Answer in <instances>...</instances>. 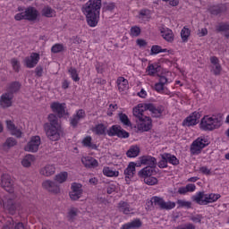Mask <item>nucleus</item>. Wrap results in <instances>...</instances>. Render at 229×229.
<instances>
[{
  "label": "nucleus",
  "mask_w": 229,
  "mask_h": 229,
  "mask_svg": "<svg viewBox=\"0 0 229 229\" xmlns=\"http://www.w3.org/2000/svg\"><path fill=\"white\" fill-rule=\"evenodd\" d=\"M13 146H17V140L14 138H7L5 142L4 143V148H13Z\"/></svg>",
  "instance_id": "79ce46f5"
},
{
  "label": "nucleus",
  "mask_w": 229,
  "mask_h": 229,
  "mask_svg": "<svg viewBox=\"0 0 229 229\" xmlns=\"http://www.w3.org/2000/svg\"><path fill=\"white\" fill-rule=\"evenodd\" d=\"M42 15L44 17H53V15H55V10L49 6H46L42 10Z\"/></svg>",
  "instance_id": "c03bdc74"
},
{
  "label": "nucleus",
  "mask_w": 229,
  "mask_h": 229,
  "mask_svg": "<svg viewBox=\"0 0 229 229\" xmlns=\"http://www.w3.org/2000/svg\"><path fill=\"white\" fill-rule=\"evenodd\" d=\"M190 219L193 223H201V219H203V216H201V215H195V216H191Z\"/></svg>",
  "instance_id": "bf43d9fd"
},
{
  "label": "nucleus",
  "mask_w": 229,
  "mask_h": 229,
  "mask_svg": "<svg viewBox=\"0 0 229 229\" xmlns=\"http://www.w3.org/2000/svg\"><path fill=\"white\" fill-rule=\"evenodd\" d=\"M48 123H47L49 128H62L60 125V121L58 120V116L55 114H50L47 116Z\"/></svg>",
  "instance_id": "a878e982"
},
{
  "label": "nucleus",
  "mask_w": 229,
  "mask_h": 229,
  "mask_svg": "<svg viewBox=\"0 0 229 229\" xmlns=\"http://www.w3.org/2000/svg\"><path fill=\"white\" fill-rule=\"evenodd\" d=\"M56 171V167H55V165H46L39 170V174L42 176H53Z\"/></svg>",
  "instance_id": "b1692460"
},
{
  "label": "nucleus",
  "mask_w": 229,
  "mask_h": 229,
  "mask_svg": "<svg viewBox=\"0 0 229 229\" xmlns=\"http://www.w3.org/2000/svg\"><path fill=\"white\" fill-rule=\"evenodd\" d=\"M174 229H196V225L193 224H186L183 226H177Z\"/></svg>",
  "instance_id": "e2e57ef3"
},
{
  "label": "nucleus",
  "mask_w": 229,
  "mask_h": 229,
  "mask_svg": "<svg viewBox=\"0 0 229 229\" xmlns=\"http://www.w3.org/2000/svg\"><path fill=\"white\" fill-rule=\"evenodd\" d=\"M207 146H208V143H207V139H205V137H199L191 143V155H199V153H201L203 148H207Z\"/></svg>",
  "instance_id": "6e6552de"
},
{
  "label": "nucleus",
  "mask_w": 229,
  "mask_h": 229,
  "mask_svg": "<svg viewBox=\"0 0 229 229\" xmlns=\"http://www.w3.org/2000/svg\"><path fill=\"white\" fill-rule=\"evenodd\" d=\"M161 160L158 162L157 165L160 169H165L167 167V158L165 157V153L161 154Z\"/></svg>",
  "instance_id": "3c124183"
},
{
  "label": "nucleus",
  "mask_w": 229,
  "mask_h": 229,
  "mask_svg": "<svg viewBox=\"0 0 229 229\" xmlns=\"http://www.w3.org/2000/svg\"><path fill=\"white\" fill-rule=\"evenodd\" d=\"M11 64L15 72H19L21 71V62H19L17 58H12Z\"/></svg>",
  "instance_id": "49530a36"
},
{
  "label": "nucleus",
  "mask_w": 229,
  "mask_h": 229,
  "mask_svg": "<svg viewBox=\"0 0 229 229\" xmlns=\"http://www.w3.org/2000/svg\"><path fill=\"white\" fill-rule=\"evenodd\" d=\"M160 33L166 42H173L174 40V35L173 34V30H169L168 28H161Z\"/></svg>",
  "instance_id": "bb28decb"
},
{
  "label": "nucleus",
  "mask_w": 229,
  "mask_h": 229,
  "mask_svg": "<svg viewBox=\"0 0 229 229\" xmlns=\"http://www.w3.org/2000/svg\"><path fill=\"white\" fill-rule=\"evenodd\" d=\"M135 165H136L134 162L129 163L128 166L123 172V174L125 176V182L127 184H130V182H131V178L135 174Z\"/></svg>",
  "instance_id": "6ab92c4d"
},
{
  "label": "nucleus",
  "mask_w": 229,
  "mask_h": 229,
  "mask_svg": "<svg viewBox=\"0 0 229 229\" xmlns=\"http://www.w3.org/2000/svg\"><path fill=\"white\" fill-rule=\"evenodd\" d=\"M76 216H78V209L74 208H71L68 213L69 221H74V217H76Z\"/></svg>",
  "instance_id": "6e6d98bb"
},
{
  "label": "nucleus",
  "mask_w": 229,
  "mask_h": 229,
  "mask_svg": "<svg viewBox=\"0 0 229 229\" xmlns=\"http://www.w3.org/2000/svg\"><path fill=\"white\" fill-rule=\"evenodd\" d=\"M102 0H89L82 7V13L86 15L87 23L90 28H96L99 22Z\"/></svg>",
  "instance_id": "f257e3e1"
},
{
  "label": "nucleus",
  "mask_w": 229,
  "mask_h": 229,
  "mask_svg": "<svg viewBox=\"0 0 229 229\" xmlns=\"http://www.w3.org/2000/svg\"><path fill=\"white\" fill-rule=\"evenodd\" d=\"M176 207V203L172 202V201H167L165 200L163 202V206L161 208V210H173Z\"/></svg>",
  "instance_id": "de8ad7c7"
},
{
  "label": "nucleus",
  "mask_w": 229,
  "mask_h": 229,
  "mask_svg": "<svg viewBox=\"0 0 229 229\" xmlns=\"http://www.w3.org/2000/svg\"><path fill=\"white\" fill-rule=\"evenodd\" d=\"M13 101V95L10 93H4L0 97V106L1 108H10L12 106V103Z\"/></svg>",
  "instance_id": "dca6fc26"
},
{
  "label": "nucleus",
  "mask_w": 229,
  "mask_h": 229,
  "mask_svg": "<svg viewBox=\"0 0 229 229\" xmlns=\"http://www.w3.org/2000/svg\"><path fill=\"white\" fill-rule=\"evenodd\" d=\"M216 30L218 31H228L229 30V23L228 22H221L216 26Z\"/></svg>",
  "instance_id": "5fc2aeb1"
},
{
  "label": "nucleus",
  "mask_w": 229,
  "mask_h": 229,
  "mask_svg": "<svg viewBox=\"0 0 229 229\" xmlns=\"http://www.w3.org/2000/svg\"><path fill=\"white\" fill-rule=\"evenodd\" d=\"M43 128L49 140L53 142L60 140V135L63 133L62 127H49V123H44Z\"/></svg>",
  "instance_id": "423d86ee"
},
{
  "label": "nucleus",
  "mask_w": 229,
  "mask_h": 229,
  "mask_svg": "<svg viewBox=\"0 0 229 229\" xmlns=\"http://www.w3.org/2000/svg\"><path fill=\"white\" fill-rule=\"evenodd\" d=\"M199 173H201L202 174H206L207 176H209V174H212L210 169H208V167H207V166L200 167L199 168Z\"/></svg>",
  "instance_id": "680f3d73"
},
{
  "label": "nucleus",
  "mask_w": 229,
  "mask_h": 229,
  "mask_svg": "<svg viewBox=\"0 0 229 229\" xmlns=\"http://www.w3.org/2000/svg\"><path fill=\"white\" fill-rule=\"evenodd\" d=\"M208 11L211 15H219L220 13H225V12H226V5L224 4L213 5L208 8Z\"/></svg>",
  "instance_id": "393cba45"
},
{
  "label": "nucleus",
  "mask_w": 229,
  "mask_h": 229,
  "mask_svg": "<svg viewBox=\"0 0 229 229\" xmlns=\"http://www.w3.org/2000/svg\"><path fill=\"white\" fill-rule=\"evenodd\" d=\"M7 130L11 132V135L17 137V139H21L22 137V130L21 128H17L13 122L7 120L6 121Z\"/></svg>",
  "instance_id": "a211bd4d"
},
{
  "label": "nucleus",
  "mask_w": 229,
  "mask_h": 229,
  "mask_svg": "<svg viewBox=\"0 0 229 229\" xmlns=\"http://www.w3.org/2000/svg\"><path fill=\"white\" fill-rule=\"evenodd\" d=\"M68 174L67 172L60 173L59 174H56L55 177V182L58 183H64V182L67 181Z\"/></svg>",
  "instance_id": "a19ab883"
},
{
  "label": "nucleus",
  "mask_w": 229,
  "mask_h": 229,
  "mask_svg": "<svg viewBox=\"0 0 229 229\" xmlns=\"http://www.w3.org/2000/svg\"><path fill=\"white\" fill-rule=\"evenodd\" d=\"M131 37H139L140 35V28L138 26L131 27Z\"/></svg>",
  "instance_id": "13d9d810"
},
{
  "label": "nucleus",
  "mask_w": 229,
  "mask_h": 229,
  "mask_svg": "<svg viewBox=\"0 0 229 229\" xmlns=\"http://www.w3.org/2000/svg\"><path fill=\"white\" fill-rule=\"evenodd\" d=\"M83 185L81 183L73 182L71 186V191L69 193L72 201H78L80 198L83 195Z\"/></svg>",
  "instance_id": "9d476101"
},
{
  "label": "nucleus",
  "mask_w": 229,
  "mask_h": 229,
  "mask_svg": "<svg viewBox=\"0 0 229 229\" xmlns=\"http://www.w3.org/2000/svg\"><path fill=\"white\" fill-rule=\"evenodd\" d=\"M19 207V203L15 202V200L12 199H8L4 202V208L5 212H8L11 216H15V214H17Z\"/></svg>",
  "instance_id": "f8f14e48"
},
{
  "label": "nucleus",
  "mask_w": 229,
  "mask_h": 229,
  "mask_svg": "<svg viewBox=\"0 0 229 229\" xmlns=\"http://www.w3.org/2000/svg\"><path fill=\"white\" fill-rule=\"evenodd\" d=\"M50 108L54 114H57L59 119L65 115V103L54 102L50 105Z\"/></svg>",
  "instance_id": "2eb2a0df"
},
{
  "label": "nucleus",
  "mask_w": 229,
  "mask_h": 229,
  "mask_svg": "<svg viewBox=\"0 0 229 229\" xmlns=\"http://www.w3.org/2000/svg\"><path fill=\"white\" fill-rule=\"evenodd\" d=\"M92 131L95 135H105L106 133V127H105V124L99 123L92 128Z\"/></svg>",
  "instance_id": "2f4dec72"
},
{
  "label": "nucleus",
  "mask_w": 229,
  "mask_h": 229,
  "mask_svg": "<svg viewBox=\"0 0 229 229\" xmlns=\"http://www.w3.org/2000/svg\"><path fill=\"white\" fill-rule=\"evenodd\" d=\"M164 199L160 197H153L151 199V203L154 205V207H159V208H162L164 207Z\"/></svg>",
  "instance_id": "ea45409f"
},
{
  "label": "nucleus",
  "mask_w": 229,
  "mask_h": 229,
  "mask_svg": "<svg viewBox=\"0 0 229 229\" xmlns=\"http://www.w3.org/2000/svg\"><path fill=\"white\" fill-rule=\"evenodd\" d=\"M140 226H142V222L140 221V219L136 218L131 222L123 225L121 229H135L140 228Z\"/></svg>",
  "instance_id": "c85d7f7f"
},
{
  "label": "nucleus",
  "mask_w": 229,
  "mask_h": 229,
  "mask_svg": "<svg viewBox=\"0 0 229 229\" xmlns=\"http://www.w3.org/2000/svg\"><path fill=\"white\" fill-rule=\"evenodd\" d=\"M132 114L140 122L138 124V130H140V131H149V130H151L153 126L151 118L144 115V111L142 109H140V107L137 106L133 108Z\"/></svg>",
  "instance_id": "7ed1b4c3"
},
{
  "label": "nucleus",
  "mask_w": 229,
  "mask_h": 229,
  "mask_svg": "<svg viewBox=\"0 0 229 229\" xmlns=\"http://www.w3.org/2000/svg\"><path fill=\"white\" fill-rule=\"evenodd\" d=\"M119 120L123 126H131V122L126 114L120 113L118 114Z\"/></svg>",
  "instance_id": "58836bf2"
},
{
  "label": "nucleus",
  "mask_w": 229,
  "mask_h": 229,
  "mask_svg": "<svg viewBox=\"0 0 229 229\" xmlns=\"http://www.w3.org/2000/svg\"><path fill=\"white\" fill-rule=\"evenodd\" d=\"M223 125V116L219 114L205 115L199 123V128L203 131H214Z\"/></svg>",
  "instance_id": "f03ea898"
},
{
  "label": "nucleus",
  "mask_w": 229,
  "mask_h": 229,
  "mask_svg": "<svg viewBox=\"0 0 229 229\" xmlns=\"http://www.w3.org/2000/svg\"><path fill=\"white\" fill-rule=\"evenodd\" d=\"M35 160V156L29 154L25 156V157L21 160V165L23 167H30L31 165V162Z\"/></svg>",
  "instance_id": "c9c22d12"
},
{
  "label": "nucleus",
  "mask_w": 229,
  "mask_h": 229,
  "mask_svg": "<svg viewBox=\"0 0 229 229\" xmlns=\"http://www.w3.org/2000/svg\"><path fill=\"white\" fill-rule=\"evenodd\" d=\"M177 205H179L180 208H191L192 207V203L191 201L178 199Z\"/></svg>",
  "instance_id": "09e8293b"
},
{
  "label": "nucleus",
  "mask_w": 229,
  "mask_h": 229,
  "mask_svg": "<svg viewBox=\"0 0 229 229\" xmlns=\"http://www.w3.org/2000/svg\"><path fill=\"white\" fill-rule=\"evenodd\" d=\"M78 119H85V111L83 109H80L79 111H77L76 114Z\"/></svg>",
  "instance_id": "0e129e2a"
},
{
  "label": "nucleus",
  "mask_w": 229,
  "mask_h": 229,
  "mask_svg": "<svg viewBox=\"0 0 229 229\" xmlns=\"http://www.w3.org/2000/svg\"><path fill=\"white\" fill-rule=\"evenodd\" d=\"M81 162L83 165H85V167H89V169L92 167H98V165H99V163H98V160L90 157H82Z\"/></svg>",
  "instance_id": "cd10ccee"
},
{
  "label": "nucleus",
  "mask_w": 229,
  "mask_h": 229,
  "mask_svg": "<svg viewBox=\"0 0 229 229\" xmlns=\"http://www.w3.org/2000/svg\"><path fill=\"white\" fill-rule=\"evenodd\" d=\"M107 194H112L113 192H115V185L110 184L106 189Z\"/></svg>",
  "instance_id": "774afa93"
},
{
  "label": "nucleus",
  "mask_w": 229,
  "mask_h": 229,
  "mask_svg": "<svg viewBox=\"0 0 229 229\" xmlns=\"http://www.w3.org/2000/svg\"><path fill=\"white\" fill-rule=\"evenodd\" d=\"M210 62L212 64L211 72H213V74H215V76H219V74H221V71H223V68L219 64V58H217L216 56H211Z\"/></svg>",
  "instance_id": "aec40b11"
},
{
  "label": "nucleus",
  "mask_w": 229,
  "mask_h": 229,
  "mask_svg": "<svg viewBox=\"0 0 229 229\" xmlns=\"http://www.w3.org/2000/svg\"><path fill=\"white\" fill-rule=\"evenodd\" d=\"M191 35V30H189L188 28H183L182 30H181V37H182V39L183 40V42L187 41L188 38H189V36Z\"/></svg>",
  "instance_id": "864d4df0"
},
{
  "label": "nucleus",
  "mask_w": 229,
  "mask_h": 229,
  "mask_svg": "<svg viewBox=\"0 0 229 229\" xmlns=\"http://www.w3.org/2000/svg\"><path fill=\"white\" fill-rule=\"evenodd\" d=\"M78 123H80V118H78L76 115H73L72 118H71V125L73 127V128H76V126H78Z\"/></svg>",
  "instance_id": "052dcab7"
},
{
  "label": "nucleus",
  "mask_w": 229,
  "mask_h": 229,
  "mask_svg": "<svg viewBox=\"0 0 229 229\" xmlns=\"http://www.w3.org/2000/svg\"><path fill=\"white\" fill-rule=\"evenodd\" d=\"M151 53L152 55H158V53H167V48L162 49V47L155 45L151 47Z\"/></svg>",
  "instance_id": "603ef678"
},
{
  "label": "nucleus",
  "mask_w": 229,
  "mask_h": 229,
  "mask_svg": "<svg viewBox=\"0 0 229 229\" xmlns=\"http://www.w3.org/2000/svg\"><path fill=\"white\" fill-rule=\"evenodd\" d=\"M158 71H160V66L157 64H149L147 67V72L148 76H155Z\"/></svg>",
  "instance_id": "4c0bfd02"
},
{
  "label": "nucleus",
  "mask_w": 229,
  "mask_h": 229,
  "mask_svg": "<svg viewBox=\"0 0 229 229\" xmlns=\"http://www.w3.org/2000/svg\"><path fill=\"white\" fill-rule=\"evenodd\" d=\"M40 136H34L30 139V142L25 147V151H30V153H37L38 151V148H40Z\"/></svg>",
  "instance_id": "9b49d317"
},
{
  "label": "nucleus",
  "mask_w": 229,
  "mask_h": 229,
  "mask_svg": "<svg viewBox=\"0 0 229 229\" xmlns=\"http://www.w3.org/2000/svg\"><path fill=\"white\" fill-rule=\"evenodd\" d=\"M18 12L20 13L14 16L15 21H37L38 17V11L35 7H18Z\"/></svg>",
  "instance_id": "39448f33"
},
{
  "label": "nucleus",
  "mask_w": 229,
  "mask_h": 229,
  "mask_svg": "<svg viewBox=\"0 0 229 229\" xmlns=\"http://www.w3.org/2000/svg\"><path fill=\"white\" fill-rule=\"evenodd\" d=\"M42 186L48 191V192H53L54 194H58L60 192V187H58L55 182L47 180L43 182Z\"/></svg>",
  "instance_id": "412c9836"
},
{
  "label": "nucleus",
  "mask_w": 229,
  "mask_h": 229,
  "mask_svg": "<svg viewBox=\"0 0 229 229\" xmlns=\"http://www.w3.org/2000/svg\"><path fill=\"white\" fill-rule=\"evenodd\" d=\"M136 43L140 47H145V46H148V43L144 39H137Z\"/></svg>",
  "instance_id": "338daca9"
},
{
  "label": "nucleus",
  "mask_w": 229,
  "mask_h": 229,
  "mask_svg": "<svg viewBox=\"0 0 229 229\" xmlns=\"http://www.w3.org/2000/svg\"><path fill=\"white\" fill-rule=\"evenodd\" d=\"M118 208L120 212H123V214H130V212H131V208L128 202L120 201L118 204Z\"/></svg>",
  "instance_id": "72a5a7b5"
},
{
  "label": "nucleus",
  "mask_w": 229,
  "mask_h": 229,
  "mask_svg": "<svg viewBox=\"0 0 229 229\" xmlns=\"http://www.w3.org/2000/svg\"><path fill=\"white\" fill-rule=\"evenodd\" d=\"M137 106L143 112H146V110L151 112L152 117H162L165 110L163 106H155L153 104H139Z\"/></svg>",
  "instance_id": "0eeeda50"
},
{
  "label": "nucleus",
  "mask_w": 229,
  "mask_h": 229,
  "mask_svg": "<svg viewBox=\"0 0 229 229\" xmlns=\"http://www.w3.org/2000/svg\"><path fill=\"white\" fill-rule=\"evenodd\" d=\"M68 72L71 74V77L73 80V81H80V76L78 75V71L76 70V68L71 67L68 70Z\"/></svg>",
  "instance_id": "8fccbe9b"
},
{
  "label": "nucleus",
  "mask_w": 229,
  "mask_h": 229,
  "mask_svg": "<svg viewBox=\"0 0 229 229\" xmlns=\"http://www.w3.org/2000/svg\"><path fill=\"white\" fill-rule=\"evenodd\" d=\"M19 90H21V83L14 81L8 86L7 94L13 96V94L19 92Z\"/></svg>",
  "instance_id": "7c9ffc66"
},
{
  "label": "nucleus",
  "mask_w": 229,
  "mask_h": 229,
  "mask_svg": "<svg viewBox=\"0 0 229 229\" xmlns=\"http://www.w3.org/2000/svg\"><path fill=\"white\" fill-rule=\"evenodd\" d=\"M116 84L120 92H124V90H128V80L124 79V77H118Z\"/></svg>",
  "instance_id": "c756f323"
},
{
  "label": "nucleus",
  "mask_w": 229,
  "mask_h": 229,
  "mask_svg": "<svg viewBox=\"0 0 229 229\" xmlns=\"http://www.w3.org/2000/svg\"><path fill=\"white\" fill-rule=\"evenodd\" d=\"M107 135L109 137H118L119 139H128L130 137V133L124 131L121 125H113L110 127L107 131Z\"/></svg>",
  "instance_id": "1a4fd4ad"
},
{
  "label": "nucleus",
  "mask_w": 229,
  "mask_h": 229,
  "mask_svg": "<svg viewBox=\"0 0 229 229\" xmlns=\"http://www.w3.org/2000/svg\"><path fill=\"white\" fill-rule=\"evenodd\" d=\"M144 178V182L147 185H157V183H158V179H157L156 177H153L151 175L148 176V177H143Z\"/></svg>",
  "instance_id": "a18cd8bd"
},
{
  "label": "nucleus",
  "mask_w": 229,
  "mask_h": 229,
  "mask_svg": "<svg viewBox=\"0 0 229 229\" xmlns=\"http://www.w3.org/2000/svg\"><path fill=\"white\" fill-rule=\"evenodd\" d=\"M166 162L167 164H172V165H178L180 164V160H178L177 157H175L174 155H171L169 153H165Z\"/></svg>",
  "instance_id": "e433bc0d"
},
{
  "label": "nucleus",
  "mask_w": 229,
  "mask_h": 229,
  "mask_svg": "<svg viewBox=\"0 0 229 229\" xmlns=\"http://www.w3.org/2000/svg\"><path fill=\"white\" fill-rule=\"evenodd\" d=\"M139 153H140V148L137 146H132L127 151L126 155L129 158H135V157H139Z\"/></svg>",
  "instance_id": "f704fd0d"
},
{
  "label": "nucleus",
  "mask_w": 229,
  "mask_h": 229,
  "mask_svg": "<svg viewBox=\"0 0 229 229\" xmlns=\"http://www.w3.org/2000/svg\"><path fill=\"white\" fill-rule=\"evenodd\" d=\"M103 174H105V176H119V172L114 171L112 169H110V167H105L103 169Z\"/></svg>",
  "instance_id": "37998d69"
},
{
  "label": "nucleus",
  "mask_w": 229,
  "mask_h": 229,
  "mask_svg": "<svg viewBox=\"0 0 229 229\" xmlns=\"http://www.w3.org/2000/svg\"><path fill=\"white\" fill-rule=\"evenodd\" d=\"M156 166H146L138 173L140 178H146L148 176H153L157 174Z\"/></svg>",
  "instance_id": "5701e85b"
},
{
  "label": "nucleus",
  "mask_w": 229,
  "mask_h": 229,
  "mask_svg": "<svg viewBox=\"0 0 229 229\" xmlns=\"http://www.w3.org/2000/svg\"><path fill=\"white\" fill-rule=\"evenodd\" d=\"M140 162L142 165H148V167H157V158L151 156L140 157Z\"/></svg>",
  "instance_id": "4be33fe9"
},
{
  "label": "nucleus",
  "mask_w": 229,
  "mask_h": 229,
  "mask_svg": "<svg viewBox=\"0 0 229 229\" xmlns=\"http://www.w3.org/2000/svg\"><path fill=\"white\" fill-rule=\"evenodd\" d=\"M39 60L40 55L37 53H32L30 56L25 57V59L23 60V64L28 69H33V67L37 66V64H38Z\"/></svg>",
  "instance_id": "ddd939ff"
},
{
  "label": "nucleus",
  "mask_w": 229,
  "mask_h": 229,
  "mask_svg": "<svg viewBox=\"0 0 229 229\" xmlns=\"http://www.w3.org/2000/svg\"><path fill=\"white\" fill-rule=\"evenodd\" d=\"M219 198L221 195L217 193L205 194V191H199L192 197V200L198 205H208V203H216Z\"/></svg>",
  "instance_id": "20e7f679"
},
{
  "label": "nucleus",
  "mask_w": 229,
  "mask_h": 229,
  "mask_svg": "<svg viewBox=\"0 0 229 229\" xmlns=\"http://www.w3.org/2000/svg\"><path fill=\"white\" fill-rule=\"evenodd\" d=\"M82 144L85 148H89V149H98V145L92 143V137L87 136L83 139Z\"/></svg>",
  "instance_id": "473e14b6"
},
{
  "label": "nucleus",
  "mask_w": 229,
  "mask_h": 229,
  "mask_svg": "<svg viewBox=\"0 0 229 229\" xmlns=\"http://www.w3.org/2000/svg\"><path fill=\"white\" fill-rule=\"evenodd\" d=\"M155 90H157V92H163L164 91V85L160 84V82H157L155 84Z\"/></svg>",
  "instance_id": "69168bd1"
},
{
  "label": "nucleus",
  "mask_w": 229,
  "mask_h": 229,
  "mask_svg": "<svg viewBox=\"0 0 229 229\" xmlns=\"http://www.w3.org/2000/svg\"><path fill=\"white\" fill-rule=\"evenodd\" d=\"M200 117L201 114L195 111L183 121L182 124L184 126H196V124H198V120Z\"/></svg>",
  "instance_id": "f3484780"
},
{
  "label": "nucleus",
  "mask_w": 229,
  "mask_h": 229,
  "mask_svg": "<svg viewBox=\"0 0 229 229\" xmlns=\"http://www.w3.org/2000/svg\"><path fill=\"white\" fill-rule=\"evenodd\" d=\"M52 53H62L64 51V45L55 44L51 48Z\"/></svg>",
  "instance_id": "4d7b16f0"
},
{
  "label": "nucleus",
  "mask_w": 229,
  "mask_h": 229,
  "mask_svg": "<svg viewBox=\"0 0 229 229\" xmlns=\"http://www.w3.org/2000/svg\"><path fill=\"white\" fill-rule=\"evenodd\" d=\"M1 187L7 191V192H13V182L12 181V177L8 174H4L1 177Z\"/></svg>",
  "instance_id": "4468645a"
}]
</instances>
